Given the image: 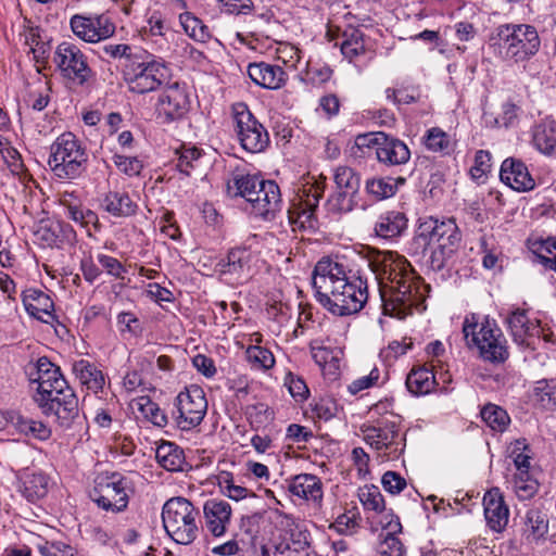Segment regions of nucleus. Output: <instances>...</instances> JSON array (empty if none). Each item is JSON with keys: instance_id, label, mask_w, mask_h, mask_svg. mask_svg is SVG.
Listing matches in <instances>:
<instances>
[{"instance_id": "6ab92c4d", "label": "nucleus", "mask_w": 556, "mask_h": 556, "mask_svg": "<svg viewBox=\"0 0 556 556\" xmlns=\"http://www.w3.org/2000/svg\"><path fill=\"white\" fill-rule=\"evenodd\" d=\"M251 212L264 219L274 218L281 207V193L274 180H262L251 202Z\"/></svg>"}, {"instance_id": "de8ad7c7", "label": "nucleus", "mask_w": 556, "mask_h": 556, "mask_svg": "<svg viewBox=\"0 0 556 556\" xmlns=\"http://www.w3.org/2000/svg\"><path fill=\"white\" fill-rule=\"evenodd\" d=\"M548 530V520L538 508L529 509L526 514L525 531L534 540L543 538Z\"/></svg>"}, {"instance_id": "0e129e2a", "label": "nucleus", "mask_w": 556, "mask_h": 556, "mask_svg": "<svg viewBox=\"0 0 556 556\" xmlns=\"http://www.w3.org/2000/svg\"><path fill=\"white\" fill-rule=\"evenodd\" d=\"M380 370L374 367L368 375L359 377L349 384L350 393L357 394L358 392L378 386L380 382Z\"/></svg>"}, {"instance_id": "dca6fc26", "label": "nucleus", "mask_w": 556, "mask_h": 556, "mask_svg": "<svg viewBox=\"0 0 556 556\" xmlns=\"http://www.w3.org/2000/svg\"><path fill=\"white\" fill-rule=\"evenodd\" d=\"M34 240L43 248H64L76 242V231L62 220L46 218L34 226Z\"/></svg>"}, {"instance_id": "a878e982", "label": "nucleus", "mask_w": 556, "mask_h": 556, "mask_svg": "<svg viewBox=\"0 0 556 556\" xmlns=\"http://www.w3.org/2000/svg\"><path fill=\"white\" fill-rule=\"evenodd\" d=\"M26 312L46 324H53L56 319L54 303L49 294L38 289H29L23 294Z\"/></svg>"}, {"instance_id": "9d476101", "label": "nucleus", "mask_w": 556, "mask_h": 556, "mask_svg": "<svg viewBox=\"0 0 556 556\" xmlns=\"http://www.w3.org/2000/svg\"><path fill=\"white\" fill-rule=\"evenodd\" d=\"M53 63L61 77L83 86L92 76L87 55L73 42L63 41L55 48Z\"/></svg>"}, {"instance_id": "680f3d73", "label": "nucleus", "mask_w": 556, "mask_h": 556, "mask_svg": "<svg viewBox=\"0 0 556 556\" xmlns=\"http://www.w3.org/2000/svg\"><path fill=\"white\" fill-rule=\"evenodd\" d=\"M285 386L296 401L302 402L307 399L309 390L301 377L289 372L285 378Z\"/></svg>"}, {"instance_id": "69168bd1", "label": "nucleus", "mask_w": 556, "mask_h": 556, "mask_svg": "<svg viewBox=\"0 0 556 556\" xmlns=\"http://www.w3.org/2000/svg\"><path fill=\"white\" fill-rule=\"evenodd\" d=\"M491 153L485 150H478L475 155V163L470 168L472 178L479 179L491 168Z\"/></svg>"}, {"instance_id": "774afa93", "label": "nucleus", "mask_w": 556, "mask_h": 556, "mask_svg": "<svg viewBox=\"0 0 556 556\" xmlns=\"http://www.w3.org/2000/svg\"><path fill=\"white\" fill-rule=\"evenodd\" d=\"M384 490L391 494H399L406 486V480L395 471H387L381 479Z\"/></svg>"}, {"instance_id": "ea45409f", "label": "nucleus", "mask_w": 556, "mask_h": 556, "mask_svg": "<svg viewBox=\"0 0 556 556\" xmlns=\"http://www.w3.org/2000/svg\"><path fill=\"white\" fill-rule=\"evenodd\" d=\"M160 466L168 471H181L185 465L184 451L173 442H162L155 451Z\"/></svg>"}, {"instance_id": "412c9836", "label": "nucleus", "mask_w": 556, "mask_h": 556, "mask_svg": "<svg viewBox=\"0 0 556 556\" xmlns=\"http://www.w3.org/2000/svg\"><path fill=\"white\" fill-rule=\"evenodd\" d=\"M500 178L502 182L518 192L530 191L535 187V181L527 165L515 157H507L503 161Z\"/></svg>"}, {"instance_id": "603ef678", "label": "nucleus", "mask_w": 556, "mask_h": 556, "mask_svg": "<svg viewBox=\"0 0 556 556\" xmlns=\"http://www.w3.org/2000/svg\"><path fill=\"white\" fill-rule=\"evenodd\" d=\"M358 498L366 510L381 513L384 510V498L376 485H364L358 490Z\"/></svg>"}, {"instance_id": "20e7f679", "label": "nucleus", "mask_w": 556, "mask_h": 556, "mask_svg": "<svg viewBox=\"0 0 556 556\" xmlns=\"http://www.w3.org/2000/svg\"><path fill=\"white\" fill-rule=\"evenodd\" d=\"M463 334L469 349L476 348L480 357L491 364H502L509 357L507 340L494 319L469 314L463 323Z\"/></svg>"}, {"instance_id": "2eb2a0df", "label": "nucleus", "mask_w": 556, "mask_h": 556, "mask_svg": "<svg viewBox=\"0 0 556 556\" xmlns=\"http://www.w3.org/2000/svg\"><path fill=\"white\" fill-rule=\"evenodd\" d=\"M70 25L79 39L91 43L105 40L115 33L114 23L105 14H75L71 17Z\"/></svg>"}, {"instance_id": "f03ea898", "label": "nucleus", "mask_w": 556, "mask_h": 556, "mask_svg": "<svg viewBox=\"0 0 556 556\" xmlns=\"http://www.w3.org/2000/svg\"><path fill=\"white\" fill-rule=\"evenodd\" d=\"M369 267L379 281L386 312L405 314L424 302L428 287L404 256L378 251L370 256Z\"/></svg>"}, {"instance_id": "49530a36", "label": "nucleus", "mask_w": 556, "mask_h": 556, "mask_svg": "<svg viewBox=\"0 0 556 556\" xmlns=\"http://www.w3.org/2000/svg\"><path fill=\"white\" fill-rule=\"evenodd\" d=\"M356 192L337 190L327 200V210L333 214H343L353 211V208L357 205Z\"/></svg>"}, {"instance_id": "3c124183", "label": "nucleus", "mask_w": 556, "mask_h": 556, "mask_svg": "<svg viewBox=\"0 0 556 556\" xmlns=\"http://www.w3.org/2000/svg\"><path fill=\"white\" fill-rule=\"evenodd\" d=\"M529 445L525 439H518L508 446V455L513 459L516 471H528L530 469L531 455Z\"/></svg>"}, {"instance_id": "e2e57ef3", "label": "nucleus", "mask_w": 556, "mask_h": 556, "mask_svg": "<svg viewBox=\"0 0 556 556\" xmlns=\"http://www.w3.org/2000/svg\"><path fill=\"white\" fill-rule=\"evenodd\" d=\"M380 556H404L405 547L401 540L392 533H388L378 547Z\"/></svg>"}, {"instance_id": "13d9d810", "label": "nucleus", "mask_w": 556, "mask_h": 556, "mask_svg": "<svg viewBox=\"0 0 556 556\" xmlns=\"http://www.w3.org/2000/svg\"><path fill=\"white\" fill-rule=\"evenodd\" d=\"M116 324L122 334L129 333L132 337H137L142 332L140 320L131 312H121L116 317Z\"/></svg>"}, {"instance_id": "9b49d317", "label": "nucleus", "mask_w": 556, "mask_h": 556, "mask_svg": "<svg viewBox=\"0 0 556 556\" xmlns=\"http://www.w3.org/2000/svg\"><path fill=\"white\" fill-rule=\"evenodd\" d=\"M235 131L241 147L250 153H260L269 143L265 127L253 116L244 103L232 106Z\"/></svg>"}, {"instance_id": "6e6d98bb", "label": "nucleus", "mask_w": 556, "mask_h": 556, "mask_svg": "<svg viewBox=\"0 0 556 556\" xmlns=\"http://www.w3.org/2000/svg\"><path fill=\"white\" fill-rule=\"evenodd\" d=\"M139 409L146 417L155 426L164 427L167 425V417L165 413L153 403L149 397L142 396L138 402Z\"/></svg>"}, {"instance_id": "79ce46f5", "label": "nucleus", "mask_w": 556, "mask_h": 556, "mask_svg": "<svg viewBox=\"0 0 556 556\" xmlns=\"http://www.w3.org/2000/svg\"><path fill=\"white\" fill-rule=\"evenodd\" d=\"M424 144L428 151L442 154H448L454 148L451 135L440 127H432L426 131Z\"/></svg>"}, {"instance_id": "bb28decb", "label": "nucleus", "mask_w": 556, "mask_h": 556, "mask_svg": "<svg viewBox=\"0 0 556 556\" xmlns=\"http://www.w3.org/2000/svg\"><path fill=\"white\" fill-rule=\"evenodd\" d=\"M376 156L384 165L396 166L409 161L410 150L404 141L384 134L376 150Z\"/></svg>"}, {"instance_id": "72a5a7b5", "label": "nucleus", "mask_w": 556, "mask_h": 556, "mask_svg": "<svg viewBox=\"0 0 556 556\" xmlns=\"http://www.w3.org/2000/svg\"><path fill=\"white\" fill-rule=\"evenodd\" d=\"M262 180L260 176L236 172L227 182V192L231 197H241L250 203Z\"/></svg>"}, {"instance_id": "a18cd8bd", "label": "nucleus", "mask_w": 556, "mask_h": 556, "mask_svg": "<svg viewBox=\"0 0 556 556\" xmlns=\"http://www.w3.org/2000/svg\"><path fill=\"white\" fill-rule=\"evenodd\" d=\"M245 357L251 368L255 370L266 371L276 364L271 351L262 345H249L245 350Z\"/></svg>"}, {"instance_id": "ddd939ff", "label": "nucleus", "mask_w": 556, "mask_h": 556, "mask_svg": "<svg viewBox=\"0 0 556 556\" xmlns=\"http://www.w3.org/2000/svg\"><path fill=\"white\" fill-rule=\"evenodd\" d=\"M175 420L181 430L198 427L207 412V401L203 389L192 384L181 391L175 400Z\"/></svg>"}, {"instance_id": "c85d7f7f", "label": "nucleus", "mask_w": 556, "mask_h": 556, "mask_svg": "<svg viewBox=\"0 0 556 556\" xmlns=\"http://www.w3.org/2000/svg\"><path fill=\"white\" fill-rule=\"evenodd\" d=\"M72 370L76 379L87 390L96 394L103 391L106 382L105 375L96 364L80 358L73 363Z\"/></svg>"}, {"instance_id": "393cba45", "label": "nucleus", "mask_w": 556, "mask_h": 556, "mask_svg": "<svg viewBox=\"0 0 556 556\" xmlns=\"http://www.w3.org/2000/svg\"><path fill=\"white\" fill-rule=\"evenodd\" d=\"M507 321L514 341L519 345L530 346V340L539 337L540 332H544V329L540 327L539 320H531L525 309L517 308L511 312Z\"/></svg>"}, {"instance_id": "f704fd0d", "label": "nucleus", "mask_w": 556, "mask_h": 556, "mask_svg": "<svg viewBox=\"0 0 556 556\" xmlns=\"http://www.w3.org/2000/svg\"><path fill=\"white\" fill-rule=\"evenodd\" d=\"M50 478L42 471L26 473L22 478L20 491L31 503L43 498L50 490Z\"/></svg>"}, {"instance_id": "f8f14e48", "label": "nucleus", "mask_w": 556, "mask_h": 556, "mask_svg": "<svg viewBox=\"0 0 556 556\" xmlns=\"http://www.w3.org/2000/svg\"><path fill=\"white\" fill-rule=\"evenodd\" d=\"M127 481L118 472L99 475L90 497L104 510L123 511L128 505Z\"/></svg>"}, {"instance_id": "864d4df0", "label": "nucleus", "mask_w": 556, "mask_h": 556, "mask_svg": "<svg viewBox=\"0 0 556 556\" xmlns=\"http://www.w3.org/2000/svg\"><path fill=\"white\" fill-rule=\"evenodd\" d=\"M366 192L375 200H383L394 195L396 187L391 178H370L366 181Z\"/></svg>"}, {"instance_id": "6e6552de", "label": "nucleus", "mask_w": 556, "mask_h": 556, "mask_svg": "<svg viewBox=\"0 0 556 556\" xmlns=\"http://www.w3.org/2000/svg\"><path fill=\"white\" fill-rule=\"evenodd\" d=\"M162 520L166 533L178 544H191L199 535V510L185 497L166 501Z\"/></svg>"}, {"instance_id": "a211bd4d", "label": "nucleus", "mask_w": 556, "mask_h": 556, "mask_svg": "<svg viewBox=\"0 0 556 556\" xmlns=\"http://www.w3.org/2000/svg\"><path fill=\"white\" fill-rule=\"evenodd\" d=\"M36 384V391L33 399L37 406L47 405V400L53 391H63L68 388L67 381L62 376L60 368L50 363L47 358H39L37 363V377L31 379Z\"/></svg>"}, {"instance_id": "5fc2aeb1", "label": "nucleus", "mask_w": 556, "mask_h": 556, "mask_svg": "<svg viewBox=\"0 0 556 556\" xmlns=\"http://www.w3.org/2000/svg\"><path fill=\"white\" fill-rule=\"evenodd\" d=\"M358 527V514L355 509L348 510L339 515L333 522L329 525V529L339 534H352Z\"/></svg>"}, {"instance_id": "c756f323", "label": "nucleus", "mask_w": 556, "mask_h": 556, "mask_svg": "<svg viewBox=\"0 0 556 556\" xmlns=\"http://www.w3.org/2000/svg\"><path fill=\"white\" fill-rule=\"evenodd\" d=\"M289 492L305 501L320 503L323 498V484L317 476L301 473L293 477L288 485Z\"/></svg>"}, {"instance_id": "c9c22d12", "label": "nucleus", "mask_w": 556, "mask_h": 556, "mask_svg": "<svg viewBox=\"0 0 556 556\" xmlns=\"http://www.w3.org/2000/svg\"><path fill=\"white\" fill-rule=\"evenodd\" d=\"M309 350L314 362L319 366L324 375H337L339 361L330 345H327L321 339H315L309 343Z\"/></svg>"}, {"instance_id": "a19ab883", "label": "nucleus", "mask_w": 556, "mask_h": 556, "mask_svg": "<svg viewBox=\"0 0 556 556\" xmlns=\"http://www.w3.org/2000/svg\"><path fill=\"white\" fill-rule=\"evenodd\" d=\"M323 195V189L318 186L311 187L309 193L305 200H301L299 205L293 211H289L290 219H293V215H296V220L302 227L306 224L311 226V220L314 217L315 208L318 205L319 199Z\"/></svg>"}, {"instance_id": "473e14b6", "label": "nucleus", "mask_w": 556, "mask_h": 556, "mask_svg": "<svg viewBox=\"0 0 556 556\" xmlns=\"http://www.w3.org/2000/svg\"><path fill=\"white\" fill-rule=\"evenodd\" d=\"M407 228V218L399 211H388L379 215L375 224V233L382 239H393Z\"/></svg>"}, {"instance_id": "f257e3e1", "label": "nucleus", "mask_w": 556, "mask_h": 556, "mask_svg": "<svg viewBox=\"0 0 556 556\" xmlns=\"http://www.w3.org/2000/svg\"><path fill=\"white\" fill-rule=\"evenodd\" d=\"M312 286L316 301L336 316L356 314L368 300L367 280L330 257L316 263Z\"/></svg>"}, {"instance_id": "aec40b11", "label": "nucleus", "mask_w": 556, "mask_h": 556, "mask_svg": "<svg viewBox=\"0 0 556 556\" xmlns=\"http://www.w3.org/2000/svg\"><path fill=\"white\" fill-rule=\"evenodd\" d=\"M46 416H54L62 426H68L79 413L78 399L74 390L63 389L55 400L49 397L47 405L38 406Z\"/></svg>"}, {"instance_id": "b1692460", "label": "nucleus", "mask_w": 556, "mask_h": 556, "mask_svg": "<svg viewBox=\"0 0 556 556\" xmlns=\"http://www.w3.org/2000/svg\"><path fill=\"white\" fill-rule=\"evenodd\" d=\"M248 75L255 85L273 90L283 87L288 80L287 73L280 66L265 62L249 64Z\"/></svg>"}, {"instance_id": "f3484780", "label": "nucleus", "mask_w": 556, "mask_h": 556, "mask_svg": "<svg viewBox=\"0 0 556 556\" xmlns=\"http://www.w3.org/2000/svg\"><path fill=\"white\" fill-rule=\"evenodd\" d=\"M36 384V391L33 399L37 406L47 405V400L53 391H63L68 388L67 381L62 376L60 368L50 363L47 358H39L37 363V377L31 379Z\"/></svg>"}, {"instance_id": "cd10ccee", "label": "nucleus", "mask_w": 556, "mask_h": 556, "mask_svg": "<svg viewBox=\"0 0 556 556\" xmlns=\"http://www.w3.org/2000/svg\"><path fill=\"white\" fill-rule=\"evenodd\" d=\"M531 142L535 150L546 156L556 153V121L545 117L531 129Z\"/></svg>"}, {"instance_id": "c03bdc74", "label": "nucleus", "mask_w": 556, "mask_h": 556, "mask_svg": "<svg viewBox=\"0 0 556 556\" xmlns=\"http://www.w3.org/2000/svg\"><path fill=\"white\" fill-rule=\"evenodd\" d=\"M180 24L185 33L199 42H206L211 38L210 28L190 12L179 14Z\"/></svg>"}, {"instance_id": "7c9ffc66", "label": "nucleus", "mask_w": 556, "mask_h": 556, "mask_svg": "<svg viewBox=\"0 0 556 556\" xmlns=\"http://www.w3.org/2000/svg\"><path fill=\"white\" fill-rule=\"evenodd\" d=\"M253 254L245 247H237L231 249L226 258L220 260L216 267L220 274H230L238 277L248 273L251 267Z\"/></svg>"}, {"instance_id": "7ed1b4c3", "label": "nucleus", "mask_w": 556, "mask_h": 556, "mask_svg": "<svg viewBox=\"0 0 556 556\" xmlns=\"http://www.w3.org/2000/svg\"><path fill=\"white\" fill-rule=\"evenodd\" d=\"M460 239L462 235L455 219L426 217L418 225L414 244L422 254L429 253L431 267L440 270L458 249Z\"/></svg>"}, {"instance_id": "338daca9", "label": "nucleus", "mask_w": 556, "mask_h": 556, "mask_svg": "<svg viewBox=\"0 0 556 556\" xmlns=\"http://www.w3.org/2000/svg\"><path fill=\"white\" fill-rule=\"evenodd\" d=\"M340 106V99L334 93L324 94L318 101V109L321 110L328 119H331L339 114Z\"/></svg>"}, {"instance_id": "5701e85b", "label": "nucleus", "mask_w": 556, "mask_h": 556, "mask_svg": "<svg viewBox=\"0 0 556 556\" xmlns=\"http://www.w3.org/2000/svg\"><path fill=\"white\" fill-rule=\"evenodd\" d=\"M484 517L486 525L494 532H502L509 518V509L497 488L488 491L483 496Z\"/></svg>"}, {"instance_id": "2f4dec72", "label": "nucleus", "mask_w": 556, "mask_h": 556, "mask_svg": "<svg viewBox=\"0 0 556 556\" xmlns=\"http://www.w3.org/2000/svg\"><path fill=\"white\" fill-rule=\"evenodd\" d=\"M102 208L114 217H130L136 215L139 206L125 191H109L104 194Z\"/></svg>"}, {"instance_id": "4be33fe9", "label": "nucleus", "mask_w": 556, "mask_h": 556, "mask_svg": "<svg viewBox=\"0 0 556 556\" xmlns=\"http://www.w3.org/2000/svg\"><path fill=\"white\" fill-rule=\"evenodd\" d=\"M205 526L213 536L219 538L227 532L231 521L232 508L224 500L211 498L203 505Z\"/></svg>"}, {"instance_id": "4c0bfd02", "label": "nucleus", "mask_w": 556, "mask_h": 556, "mask_svg": "<svg viewBox=\"0 0 556 556\" xmlns=\"http://www.w3.org/2000/svg\"><path fill=\"white\" fill-rule=\"evenodd\" d=\"M67 197H72V194H64L61 200L62 205L66 210L67 217L79 224L81 227L86 228L89 235L91 227L94 230H99L100 222L98 214L80 204L71 202Z\"/></svg>"}, {"instance_id": "bf43d9fd", "label": "nucleus", "mask_w": 556, "mask_h": 556, "mask_svg": "<svg viewBox=\"0 0 556 556\" xmlns=\"http://www.w3.org/2000/svg\"><path fill=\"white\" fill-rule=\"evenodd\" d=\"M113 163L118 168V170L128 177H135L140 175L143 164L136 156H125L115 154L113 156Z\"/></svg>"}, {"instance_id": "4468645a", "label": "nucleus", "mask_w": 556, "mask_h": 556, "mask_svg": "<svg viewBox=\"0 0 556 556\" xmlns=\"http://www.w3.org/2000/svg\"><path fill=\"white\" fill-rule=\"evenodd\" d=\"M190 105L187 86L175 81L160 93L155 106L156 117L164 124L180 121L189 112Z\"/></svg>"}, {"instance_id": "052dcab7", "label": "nucleus", "mask_w": 556, "mask_h": 556, "mask_svg": "<svg viewBox=\"0 0 556 556\" xmlns=\"http://www.w3.org/2000/svg\"><path fill=\"white\" fill-rule=\"evenodd\" d=\"M200 156H201L200 150L194 147L184 149L180 152V154L178 156L177 164H176L178 170L181 174L189 176L190 170L197 167Z\"/></svg>"}, {"instance_id": "423d86ee", "label": "nucleus", "mask_w": 556, "mask_h": 556, "mask_svg": "<svg viewBox=\"0 0 556 556\" xmlns=\"http://www.w3.org/2000/svg\"><path fill=\"white\" fill-rule=\"evenodd\" d=\"M123 76L129 91L144 94L161 87L169 74L163 61L146 51H136L124 63Z\"/></svg>"}, {"instance_id": "0eeeda50", "label": "nucleus", "mask_w": 556, "mask_h": 556, "mask_svg": "<svg viewBox=\"0 0 556 556\" xmlns=\"http://www.w3.org/2000/svg\"><path fill=\"white\" fill-rule=\"evenodd\" d=\"M48 164L56 177L76 179L87 169L88 153L73 132H63L51 144Z\"/></svg>"}, {"instance_id": "4d7b16f0", "label": "nucleus", "mask_w": 556, "mask_h": 556, "mask_svg": "<svg viewBox=\"0 0 556 556\" xmlns=\"http://www.w3.org/2000/svg\"><path fill=\"white\" fill-rule=\"evenodd\" d=\"M536 256L545 268L556 271V239L548 238L542 241Z\"/></svg>"}, {"instance_id": "58836bf2", "label": "nucleus", "mask_w": 556, "mask_h": 556, "mask_svg": "<svg viewBox=\"0 0 556 556\" xmlns=\"http://www.w3.org/2000/svg\"><path fill=\"white\" fill-rule=\"evenodd\" d=\"M434 374L426 366L413 368L406 378L407 390L414 395H425L434 390Z\"/></svg>"}, {"instance_id": "09e8293b", "label": "nucleus", "mask_w": 556, "mask_h": 556, "mask_svg": "<svg viewBox=\"0 0 556 556\" xmlns=\"http://www.w3.org/2000/svg\"><path fill=\"white\" fill-rule=\"evenodd\" d=\"M333 181L337 190L358 193L359 176L349 166H338L333 169Z\"/></svg>"}, {"instance_id": "39448f33", "label": "nucleus", "mask_w": 556, "mask_h": 556, "mask_svg": "<svg viewBox=\"0 0 556 556\" xmlns=\"http://www.w3.org/2000/svg\"><path fill=\"white\" fill-rule=\"evenodd\" d=\"M495 53L506 62L520 63L535 55L541 39L534 26L529 24H504L492 37Z\"/></svg>"}, {"instance_id": "e433bc0d", "label": "nucleus", "mask_w": 556, "mask_h": 556, "mask_svg": "<svg viewBox=\"0 0 556 556\" xmlns=\"http://www.w3.org/2000/svg\"><path fill=\"white\" fill-rule=\"evenodd\" d=\"M340 49L343 56L350 62L357 61L365 55L367 45L363 31L354 27L346 28L342 34Z\"/></svg>"}, {"instance_id": "8fccbe9b", "label": "nucleus", "mask_w": 556, "mask_h": 556, "mask_svg": "<svg viewBox=\"0 0 556 556\" xmlns=\"http://www.w3.org/2000/svg\"><path fill=\"white\" fill-rule=\"evenodd\" d=\"M538 482L528 471H518L514 475L513 489L518 498L529 500L538 492Z\"/></svg>"}, {"instance_id": "37998d69", "label": "nucleus", "mask_w": 556, "mask_h": 556, "mask_svg": "<svg viewBox=\"0 0 556 556\" xmlns=\"http://www.w3.org/2000/svg\"><path fill=\"white\" fill-rule=\"evenodd\" d=\"M480 415L485 425L496 432H504L510 424V417L507 412L492 403L485 404L481 408Z\"/></svg>"}, {"instance_id": "1a4fd4ad", "label": "nucleus", "mask_w": 556, "mask_h": 556, "mask_svg": "<svg viewBox=\"0 0 556 556\" xmlns=\"http://www.w3.org/2000/svg\"><path fill=\"white\" fill-rule=\"evenodd\" d=\"M361 432L365 443L378 457L383 459L397 458L404 448V439L400 431V420L381 418L376 424H364Z\"/></svg>"}]
</instances>
